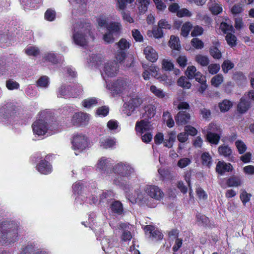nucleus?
Returning a JSON list of instances; mask_svg holds the SVG:
<instances>
[{"mask_svg": "<svg viewBox=\"0 0 254 254\" xmlns=\"http://www.w3.org/2000/svg\"><path fill=\"white\" fill-rule=\"evenodd\" d=\"M164 196L163 190L157 186L147 184L141 190H134V195L127 194V197L132 203H137L140 206L154 208L157 201L163 199Z\"/></svg>", "mask_w": 254, "mask_h": 254, "instance_id": "obj_1", "label": "nucleus"}, {"mask_svg": "<svg viewBox=\"0 0 254 254\" xmlns=\"http://www.w3.org/2000/svg\"><path fill=\"white\" fill-rule=\"evenodd\" d=\"M112 171L118 175L112 179L113 184L123 189L126 194H128L132 188L124 178L130 179L136 176V171L133 165L126 161L119 162L113 166Z\"/></svg>", "mask_w": 254, "mask_h": 254, "instance_id": "obj_2", "label": "nucleus"}, {"mask_svg": "<svg viewBox=\"0 0 254 254\" xmlns=\"http://www.w3.org/2000/svg\"><path fill=\"white\" fill-rule=\"evenodd\" d=\"M32 129L35 135L42 136L48 131L55 133L58 129V124L49 111H43L40 113L39 119L33 123Z\"/></svg>", "mask_w": 254, "mask_h": 254, "instance_id": "obj_3", "label": "nucleus"}, {"mask_svg": "<svg viewBox=\"0 0 254 254\" xmlns=\"http://www.w3.org/2000/svg\"><path fill=\"white\" fill-rule=\"evenodd\" d=\"M89 184L86 182L80 181L72 185V190L75 195H77L75 198L76 203L86 202L90 204H95L98 201L97 196L95 194V190H91Z\"/></svg>", "mask_w": 254, "mask_h": 254, "instance_id": "obj_4", "label": "nucleus"}, {"mask_svg": "<svg viewBox=\"0 0 254 254\" xmlns=\"http://www.w3.org/2000/svg\"><path fill=\"white\" fill-rule=\"evenodd\" d=\"M20 227L13 222H0V245H8L18 241Z\"/></svg>", "mask_w": 254, "mask_h": 254, "instance_id": "obj_5", "label": "nucleus"}, {"mask_svg": "<svg viewBox=\"0 0 254 254\" xmlns=\"http://www.w3.org/2000/svg\"><path fill=\"white\" fill-rule=\"evenodd\" d=\"M88 36L93 40L94 36L91 32V27L89 23H83L78 19L73 24L72 28V39L76 45L84 47L87 44Z\"/></svg>", "mask_w": 254, "mask_h": 254, "instance_id": "obj_6", "label": "nucleus"}, {"mask_svg": "<svg viewBox=\"0 0 254 254\" xmlns=\"http://www.w3.org/2000/svg\"><path fill=\"white\" fill-rule=\"evenodd\" d=\"M130 46V42L125 38L121 39L118 43H116L114 55L118 62L121 63L124 61Z\"/></svg>", "mask_w": 254, "mask_h": 254, "instance_id": "obj_7", "label": "nucleus"}, {"mask_svg": "<svg viewBox=\"0 0 254 254\" xmlns=\"http://www.w3.org/2000/svg\"><path fill=\"white\" fill-rule=\"evenodd\" d=\"M122 25L120 23L117 22H111L107 26V31L105 33L103 39L106 43H113L115 40L114 36L119 34Z\"/></svg>", "mask_w": 254, "mask_h": 254, "instance_id": "obj_8", "label": "nucleus"}, {"mask_svg": "<svg viewBox=\"0 0 254 254\" xmlns=\"http://www.w3.org/2000/svg\"><path fill=\"white\" fill-rule=\"evenodd\" d=\"M17 118L15 111L10 110L5 107L0 109V122L5 125H13L17 120Z\"/></svg>", "mask_w": 254, "mask_h": 254, "instance_id": "obj_9", "label": "nucleus"}, {"mask_svg": "<svg viewBox=\"0 0 254 254\" xmlns=\"http://www.w3.org/2000/svg\"><path fill=\"white\" fill-rule=\"evenodd\" d=\"M127 83L128 82L127 79L120 78L111 84H107V88L114 95H117L123 93L127 89Z\"/></svg>", "mask_w": 254, "mask_h": 254, "instance_id": "obj_10", "label": "nucleus"}, {"mask_svg": "<svg viewBox=\"0 0 254 254\" xmlns=\"http://www.w3.org/2000/svg\"><path fill=\"white\" fill-rule=\"evenodd\" d=\"M119 69V64L115 61H111L105 63L104 65L101 75L105 79L106 77H113L116 76Z\"/></svg>", "mask_w": 254, "mask_h": 254, "instance_id": "obj_11", "label": "nucleus"}, {"mask_svg": "<svg viewBox=\"0 0 254 254\" xmlns=\"http://www.w3.org/2000/svg\"><path fill=\"white\" fill-rule=\"evenodd\" d=\"M89 120V116L82 112L74 113L70 120L68 126H80L86 125Z\"/></svg>", "mask_w": 254, "mask_h": 254, "instance_id": "obj_12", "label": "nucleus"}, {"mask_svg": "<svg viewBox=\"0 0 254 254\" xmlns=\"http://www.w3.org/2000/svg\"><path fill=\"white\" fill-rule=\"evenodd\" d=\"M72 148L74 150L82 151L89 145L88 137L85 135L80 134L74 136L72 141Z\"/></svg>", "mask_w": 254, "mask_h": 254, "instance_id": "obj_13", "label": "nucleus"}, {"mask_svg": "<svg viewBox=\"0 0 254 254\" xmlns=\"http://www.w3.org/2000/svg\"><path fill=\"white\" fill-rule=\"evenodd\" d=\"M142 103L141 100L137 97L130 98L129 100L126 102L123 107V113L127 116H130L135 109Z\"/></svg>", "mask_w": 254, "mask_h": 254, "instance_id": "obj_14", "label": "nucleus"}, {"mask_svg": "<svg viewBox=\"0 0 254 254\" xmlns=\"http://www.w3.org/2000/svg\"><path fill=\"white\" fill-rule=\"evenodd\" d=\"M78 91L74 92H70V86H66L65 85H62L57 91V96L58 97H63L64 98L72 97H77L81 93L82 89L80 86H77Z\"/></svg>", "mask_w": 254, "mask_h": 254, "instance_id": "obj_15", "label": "nucleus"}, {"mask_svg": "<svg viewBox=\"0 0 254 254\" xmlns=\"http://www.w3.org/2000/svg\"><path fill=\"white\" fill-rule=\"evenodd\" d=\"M111 160L110 158L102 157L100 158L96 164V168L102 174L108 175L111 174L112 170L111 169Z\"/></svg>", "mask_w": 254, "mask_h": 254, "instance_id": "obj_16", "label": "nucleus"}, {"mask_svg": "<svg viewBox=\"0 0 254 254\" xmlns=\"http://www.w3.org/2000/svg\"><path fill=\"white\" fill-rule=\"evenodd\" d=\"M153 129L152 124L146 119L137 122L135 125V130L139 135H142L143 133L149 131Z\"/></svg>", "mask_w": 254, "mask_h": 254, "instance_id": "obj_17", "label": "nucleus"}, {"mask_svg": "<svg viewBox=\"0 0 254 254\" xmlns=\"http://www.w3.org/2000/svg\"><path fill=\"white\" fill-rule=\"evenodd\" d=\"M34 246V243H28L25 246L21 249L19 254H50L48 252L42 249L33 251Z\"/></svg>", "mask_w": 254, "mask_h": 254, "instance_id": "obj_18", "label": "nucleus"}, {"mask_svg": "<svg viewBox=\"0 0 254 254\" xmlns=\"http://www.w3.org/2000/svg\"><path fill=\"white\" fill-rule=\"evenodd\" d=\"M144 230L146 234L148 233L150 234V237L152 241H158L163 238L162 233L153 226L146 225L144 227Z\"/></svg>", "mask_w": 254, "mask_h": 254, "instance_id": "obj_19", "label": "nucleus"}, {"mask_svg": "<svg viewBox=\"0 0 254 254\" xmlns=\"http://www.w3.org/2000/svg\"><path fill=\"white\" fill-rule=\"evenodd\" d=\"M43 60L52 64H63L64 61L63 56L57 55L53 52H49L45 54Z\"/></svg>", "mask_w": 254, "mask_h": 254, "instance_id": "obj_20", "label": "nucleus"}, {"mask_svg": "<svg viewBox=\"0 0 254 254\" xmlns=\"http://www.w3.org/2000/svg\"><path fill=\"white\" fill-rule=\"evenodd\" d=\"M190 119V113L186 111H180L175 117L176 123L178 126L185 125L188 124Z\"/></svg>", "mask_w": 254, "mask_h": 254, "instance_id": "obj_21", "label": "nucleus"}, {"mask_svg": "<svg viewBox=\"0 0 254 254\" xmlns=\"http://www.w3.org/2000/svg\"><path fill=\"white\" fill-rule=\"evenodd\" d=\"M110 209L116 215L123 216L124 214L123 205L119 200L114 199L110 205Z\"/></svg>", "mask_w": 254, "mask_h": 254, "instance_id": "obj_22", "label": "nucleus"}, {"mask_svg": "<svg viewBox=\"0 0 254 254\" xmlns=\"http://www.w3.org/2000/svg\"><path fill=\"white\" fill-rule=\"evenodd\" d=\"M36 168L39 172L44 175L49 174L53 171L52 165L45 159L40 161Z\"/></svg>", "mask_w": 254, "mask_h": 254, "instance_id": "obj_23", "label": "nucleus"}, {"mask_svg": "<svg viewBox=\"0 0 254 254\" xmlns=\"http://www.w3.org/2000/svg\"><path fill=\"white\" fill-rule=\"evenodd\" d=\"M117 143L115 138L113 137H103L100 138V146L104 149L113 148Z\"/></svg>", "mask_w": 254, "mask_h": 254, "instance_id": "obj_24", "label": "nucleus"}, {"mask_svg": "<svg viewBox=\"0 0 254 254\" xmlns=\"http://www.w3.org/2000/svg\"><path fill=\"white\" fill-rule=\"evenodd\" d=\"M216 127V125L210 124L206 129L207 139L210 143L215 144L218 143L220 139V136L217 134L212 132V128L214 129Z\"/></svg>", "mask_w": 254, "mask_h": 254, "instance_id": "obj_25", "label": "nucleus"}, {"mask_svg": "<svg viewBox=\"0 0 254 254\" xmlns=\"http://www.w3.org/2000/svg\"><path fill=\"white\" fill-rule=\"evenodd\" d=\"M143 53L146 59L151 62H155L158 58V55L156 51L151 47L147 46L144 48Z\"/></svg>", "mask_w": 254, "mask_h": 254, "instance_id": "obj_26", "label": "nucleus"}, {"mask_svg": "<svg viewBox=\"0 0 254 254\" xmlns=\"http://www.w3.org/2000/svg\"><path fill=\"white\" fill-rule=\"evenodd\" d=\"M115 193L112 190H103L99 193V201L101 202H109L112 199L114 200Z\"/></svg>", "mask_w": 254, "mask_h": 254, "instance_id": "obj_27", "label": "nucleus"}, {"mask_svg": "<svg viewBox=\"0 0 254 254\" xmlns=\"http://www.w3.org/2000/svg\"><path fill=\"white\" fill-rule=\"evenodd\" d=\"M251 106V103L249 100H247L245 97H242L237 105V110L240 114H244L247 112Z\"/></svg>", "mask_w": 254, "mask_h": 254, "instance_id": "obj_28", "label": "nucleus"}, {"mask_svg": "<svg viewBox=\"0 0 254 254\" xmlns=\"http://www.w3.org/2000/svg\"><path fill=\"white\" fill-rule=\"evenodd\" d=\"M157 67L153 65L152 64H151V65L149 66V69L151 72L152 76L157 79H159L160 81H165V83L167 84H171L172 81L170 79H167V76H160L158 75L157 73Z\"/></svg>", "mask_w": 254, "mask_h": 254, "instance_id": "obj_29", "label": "nucleus"}, {"mask_svg": "<svg viewBox=\"0 0 254 254\" xmlns=\"http://www.w3.org/2000/svg\"><path fill=\"white\" fill-rule=\"evenodd\" d=\"M100 240L102 250L106 253H111V248L113 247L114 245L113 243L111 242L110 238L106 237Z\"/></svg>", "mask_w": 254, "mask_h": 254, "instance_id": "obj_30", "label": "nucleus"}, {"mask_svg": "<svg viewBox=\"0 0 254 254\" xmlns=\"http://www.w3.org/2000/svg\"><path fill=\"white\" fill-rule=\"evenodd\" d=\"M233 79L239 85L245 84L247 82L246 76L241 71L235 72L233 75Z\"/></svg>", "mask_w": 254, "mask_h": 254, "instance_id": "obj_31", "label": "nucleus"}, {"mask_svg": "<svg viewBox=\"0 0 254 254\" xmlns=\"http://www.w3.org/2000/svg\"><path fill=\"white\" fill-rule=\"evenodd\" d=\"M108 128L113 133L119 132L121 127L119 122L115 120H110L107 124Z\"/></svg>", "mask_w": 254, "mask_h": 254, "instance_id": "obj_32", "label": "nucleus"}, {"mask_svg": "<svg viewBox=\"0 0 254 254\" xmlns=\"http://www.w3.org/2000/svg\"><path fill=\"white\" fill-rule=\"evenodd\" d=\"M75 110V107L70 105H65L60 109V113L63 116L68 117L69 116H72Z\"/></svg>", "mask_w": 254, "mask_h": 254, "instance_id": "obj_33", "label": "nucleus"}, {"mask_svg": "<svg viewBox=\"0 0 254 254\" xmlns=\"http://www.w3.org/2000/svg\"><path fill=\"white\" fill-rule=\"evenodd\" d=\"M208 6L210 10L213 14H218L222 10V8L218 3L215 0H210L208 2Z\"/></svg>", "mask_w": 254, "mask_h": 254, "instance_id": "obj_34", "label": "nucleus"}, {"mask_svg": "<svg viewBox=\"0 0 254 254\" xmlns=\"http://www.w3.org/2000/svg\"><path fill=\"white\" fill-rule=\"evenodd\" d=\"M98 100L95 97L88 98L84 100L82 102V106L87 109H89L97 105Z\"/></svg>", "mask_w": 254, "mask_h": 254, "instance_id": "obj_35", "label": "nucleus"}, {"mask_svg": "<svg viewBox=\"0 0 254 254\" xmlns=\"http://www.w3.org/2000/svg\"><path fill=\"white\" fill-rule=\"evenodd\" d=\"M226 184L230 187H236L241 185L242 181L239 177L232 176L227 179L226 181Z\"/></svg>", "mask_w": 254, "mask_h": 254, "instance_id": "obj_36", "label": "nucleus"}, {"mask_svg": "<svg viewBox=\"0 0 254 254\" xmlns=\"http://www.w3.org/2000/svg\"><path fill=\"white\" fill-rule=\"evenodd\" d=\"M137 1L139 14H144L147 10L149 0H137Z\"/></svg>", "mask_w": 254, "mask_h": 254, "instance_id": "obj_37", "label": "nucleus"}, {"mask_svg": "<svg viewBox=\"0 0 254 254\" xmlns=\"http://www.w3.org/2000/svg\"><path fill=\"white\" fill-rule=\"evenodd\" d=\"M150 90L155 96L161 99L164 98L167 96L163 90L157 88L155 85H151L150 87Z\"/></svg>", "mask_w": 254, "mask_h": 254, "instance_id": "obj_38", "label": "nucleus"}, {"mask_svg": "<svg viewBox=\"0 0 254 254\" xmlns=\"http://www.w3.org/2000/svg\"><path fill=\"white\" fill-rule=\"evenodd\" d=\"M225 40L231 48H234L237 45V38L233 33H228L225 36Z\"/></svg>", "mask_w": 254, "mask_h": 254, "instance_id": "obj_39", "label": "nucleus"}, {"mask_svg": "<svg viewBox=\"0 0 254 254\" xmlns=\"http://www.w3.org/2000/svg\"><path fill=\"white\" fill-rule=\"evenodd\" d=\"M196 222L198 225L206 226L209 223V218L204 215L198 213L196 215Z\"/></svg>", "mask_w": 254, "mask_h": 254, "instance_id": "obj_40", "label": "nucleus"}, {"mask_svg": "<svg viewBox=\"0 0 254 254\" xmlns=\"http://www.w3.org/2000/svg\"><path fill=\"white\" fill-rule=\"evenodd\" d=\"M49 78L47 76H41L37 81V86L42 88H48L49 85Z\"/></svg>", "mask_w": 254, "mask_h": 254, "instance_id": "obj_41", "label": "nucleus"}, {"mask_svg": "<svg viewBox=\"0 0 254 254\" xmlns=\"http://www.w3.org/2000/svg\"><path fill=\"white\" fill-rule=\"evenodd\" d=\"M169 46L172 49L179 51L181 48L179 38L171 36L169 41Z\"/></svg>", "mask_w": 254, "mask_h": 254, "instance_id": "obj_42", "label": "nucleus"}, {"mask_svg": "<svg viewBox=\"0 0 254 254\" xmlns=\"http://www.w3.org/2000/svg\"><path fill=\"white\" fill-rule=\"evenodd\" d=\"M188 78L186 76H181L178 80V85L184 88L189 89L191 87V83L188 81Z\"/></svg>", "mask_w": 254, "mask_h": 254, "instance_id": "obj_43", "label": "nucleus"}, {"mask_svg": "<svg viewBox=\"0 0 254 254\" xmlns=\"http://www.w3.org/2000/svg\"><path fill=\"white\" fill-rule=\"evenodd\" d=\"M5 85L9 90H13L19 89V84L12 79H9L6 81Z\"/></svg>", "mask_w": 254, "mask_h": 254, "instance_id": "obj_44", "label": "nucleus"}, {"mask_svg": "<svg viewBox=\"0 0 254 254\" xmlns=\"http://www.w3.org/2000/svg\"><path fill=\"white\" fill-rule=\"evenodd\" d=\"M181 99H178L174 101V105L177 106L178 110L183 111V110L189 109L190 106L186 102L181 101Z\"/></svg>", "mask_w": 254, "mask_h": 254, "instance_id": "obj_45", "label": "nucleus"}, {"mask_svg": "<svg viewBox=\"0 0 254 254\" xmlns=\"http://www.w3.org/2000/svg\"><path fill=\"white\" fill-rule=\"evenodd\" d=\"M155 114V108L153 105H150L145 108L144 117L148 118H151Z\"/></svg>", "mask_w": 254, "mask_h": 254, "instance_id": "obj_46", "label": "nucleus"}, {"mask_svg": "<svg viewBox=\"0 0 254 254\" xmlns=\"http://www.w3.org/2000/svg\"><path fill=\"white\" fill-rule=\"evenodd\" d=\"M20 2L25 5L28 6L31 8H37V4L41 2V0H19Z\"/></svg>", "mask_w": 254, "mask_h": 254, "instance_id": "obj_47", "label": "nucleus"}, {"mask_svg": "<svg viewBox=\"0 0 254 254\" xmlns=\"http://www.w3.org/2000/svg\"><path fill=\"white\" fill-rule=\"evenodd\" d=\"M25 52L28 56H36L39 54V50L36 47L30 46L25 49Z\"/></svg>", "mask_w": 254, "mask_h": 254, "instance_id": "obj_48", "label": "nucleus"}, {"mask_svg": "<svg viewBox=\"0 0 254 254\" xmlns=\"http://www.w3.org/2000/svg\"><path fill=\"white\" fill-rule=\"evenodd\" d=\"M201 158L202 164L209 167L211 164V157L207 152H204L202 154Z\"/></svg>", "mask_w": 254, "mask_h": 254, "instance_id": "obj_49", "label": "nucleus"}, {"mask_svg": "<svg viewBox=\"0 0 254 254\" xmlns=\"http://www.w3.org/2000/svg\"><path fill=\"white\" fill-rule=\"evenodd\" d=\"M192 26L190 22L184 23L181 28V35L184 37H187L191 30Z\"/></svg>", "mask_w": 254, "mask_h": 254, "instance_id": "obj_50", "label": "nucleus"}, {"mask_svg": "<svg viewBox=\"0 0 254 254\" xmlns=\"http://www.w3.org/2000/svg\"><path fill=\"white\" fill-rule=\"evenodd\" d=\"M191 163V160L187 157H184L180 159L177 163V165L180 168H184L189 166Z\"/></svg>", "mask_w": 254, "mask_h": 254, "instance_id": "obj_51", "label": "nucleus"}, {"mask_svg": "<svg viewBox=\"0 0 254 254\" xmlns=\"http://www.w3.org/2000/svg\"><path fill=\"white\" fill-rule=\"evenodd\" d=\"M244 10L243 4L241 3H236L231 8V11L234 14H238Z\"/></svg>", "mask_w": 254, "mask_h": 254, "instance_id": "obj_52", "label": "nucleus"}, {"mask_svg": "<svg viewBox=\"0 0 254 254\" xmlns=\"http://www.w3.org/2000/svg\"><path fill=\"white\" fill-rule=\"evenodd\" d=\"M196 62L202 66H206L209 64V60L207 57L202 55H197L195 58Z\"/></svg>", "mask_w": 254, "mask_h": 254, "instance_id": "obj_53", "label": "nucleus"}, {"mask_svg": "<svg viewBox=\"0 0 254 254\" xmlns=\"http://www.w3.org/2000/svg\"><path fill=\"white\" fill-rule=\"evenodd\" d=\"M196 69L194 66H189L186 72V74L190 79H193L195 73L196 72Z\"/></svg>", "mask_w": 254, "mask_h": 254, "instance_id": "obj_54", "label": "nucleus"}, {"mask_svg": "<svg viewBox=\"0 0 254 254\" xmlns=\"http://www.w3.org/2000/svg\"><path fill=\"white\" fill-rule=\"evenodd\" d=\"M56 17V12L52 9H48L45 13V19L48 21H52L54 20Z\"/></svg>", "mask_w": 254, "mask_h": 254, "instance_id": "obj_55", "label": "nucleus"}, {"mask_svg": "<svg viewBox=\"0 0 254 254\" xmlns=\"http://www.w3.org/2000/svg\"><path fill=\"white\" fill-rule=\"evenodd\" d=\"M162 68L165 70H171L174 67V65L171 61L164 59L162 62Z\"/></svg>", "mask_w": 254, "mask_h": 254, "instance_id": "obj_56", "label": "nucleus"}, {"mask_svg": "<svg viewBox=\"0 0 254 254\" xmlns=\"http://www.w3.org/2000/svg\"><path fill=\"white\" fill-rule=\"evenodd\" d=\"M235 144L240 154H243L245 152L247 146L242 141L238 140L236 141Z\"/></svg>", "mask_w": 254, "mask_h": 254, "instance_id": "obj_57", "label": "nucleus"}, {"mask_svg": "<svg viewBox=\"0 0 254 254\" xmlns=\"http://www.w3.org/2000/svg\"><path fill=\"white\" fill-rule=\"evenodd\" d=\"M132 36L136 42H141L143 40L142 35L137 29L132 30Z\"/></svg>", "mask_w": 254, "mask_h": 254, "instance_id": "obj_58", "label": "nucleus"}, {"mask_svg": "<svg viewBox=\"0 0 254 254\" xmlns=\"http://www.w3.org/2000/svg\"><path fill=\"white\" fill-rule=\"evenodd\" d=\"M234 64L229 60H225L223 62V72L227 73L228 71L232 69Z\"/></svg>", "mask_w": 254, "mask_h": 254, "instance_id": "obj_59", "label": "nucleus"}, {"mask_svg": "<svg viewBox=\"0 0 254 254\" xmlns=\"http://www.w3.org/2000/svg\"><path fill=\"white\" fill-rule=\"evenodd\" d=\"M222 82V76L218 74L215 76L211 79L212 85L215 87H218Z\"/></svg>", "mask_w": 254, "mask_h": 254, "instance_id": "obj_60", "label": "nucleus"}, {"mask_svg": "<svg viewBox=\"0 0 254 254\" xmlns=\"http://www.w3.org/2000/svg\"><path fill=\"white\" fill-rule=\"evenodd\" d=\"M109 113V108L106 106H102L99 108L96 111V114L100 116L105 117Z\"/></svg>", "mask_w": 254, "mask_h": 254, "instance_id": "obj_61", "label": "nucleus"}, {"mask_svg": "<svg viewBox=\"0 0 254 254\" xmlns=\"http://www.w3.org/2000/svg\"><path fill=\"white\" fill-rule=\"evenodd\" d=\"M196 194L199 199L205 200L207 198V195L205 191L200 187L196 189Z\"/></svg>", "mask_w": 254, "mask_h": 254, "instance_id": "obj_62", "label": "nucleus"}, {"mask_svg": "<svg viewBox=\"0 0 254 254\" xmlns=\"http://www.w3.org/2000/svg\"><path fill=\"white\" fill-rule=\"evenodd\" d=\"M192 45L196 49H201L203 47V42L198 38H193L191 41Z\"/></svg>", "mask_w": 254, "mask_h": 254, "instance_id": "obj_63", "label": "nucleus"}, {"mask_svg": "<svg viewBox=\"0 0 254 254\" xmlns=\"http://www.w3.org/2000/svg\"><path fill=\"white\" fill-rule=\"evenodd\" d=\"M158 27L162 30L163 29H170L171 25L165 19H161L158 22Z\"/></svg>", "mask_w": 254, "mask_h": 254, "instance_id": "obj_64", "label": "nucleus"}]
</instances>
